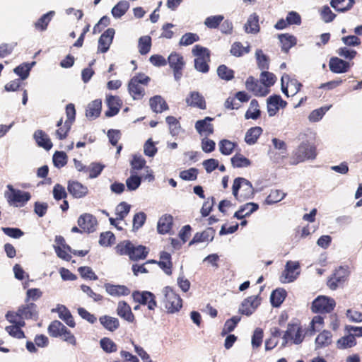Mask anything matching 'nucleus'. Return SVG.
Here are the masks:
<instances>
[{"label": "nucleus", "instance_id": "obj_1", "mask_svg": "<svg viewBox=\"0 0 362 362\" xmlns=\"http://www.w3.org/2000/svg\"><path fill=\"white\" fill-rule=\"evenodd\" d=\"M232 193L237 200L243 202L253 197L254 189L249 180L237 177L233 181Z\"/></svg>", "mask_w": 362, "mask_h": 362}, {"label": "nucleus", "instance_id": "obj_49", "mask_svg": "<svg viewBox=\"0 0 362 362\" xmlns=\"http://www.w3.org/2000/svg\"><path fill=\"white\" fill-rule=\"evenodd\" d=\"M129 7L128 1H121L112 8V14L115 18H120L126 13Z\"/></svg>", "mask_w": 362, "mask_h": 362}, {"label": "nucleus", "instance_id": "obj_24", "mask_svg": "<svg viewBox=\"0 0 362 362\" xmlns=\"http://www.w3.org/2000/svg\"><path fill=\"white\" fill-rule=\"evenodd\" d=\"M186 103L188 105L192 107H198L202 110L206 108V103L204 97L196 91L190 93L189 96L186 98Z\"/></svg>", "mask_w": 362, "mask_h": 362}, {"label": "nucleus", "instance_id": "obj_2", "mask_svg": "<svg viewBox=\"0 0 362 362\" xmlns=\"http://www.w3.org/2000/svg\"><path fill=\"white\" fill-rule=\"evenodd\" d=\"M163 295V303L168 313L178 312L182 306V300L180 296L170 287L166 286L162 291Z\"/></svg>", "mask_w": 362, "mask_h": 362}, {"label": "nucleus", "instance_id": "obj_16", "mask_svg": "<svg viewBox=\"0 0 362 362\" xmlns=\"http://www.w3.org/2000/svg\"><path fill=\"white\" fill-rule=\"evenodd\" d=\"M260 304V298L258 296H252L245 299L240 308L242 314L250 315Z\"/></svg>", "mask_w": 362, "mask_h": 362}, {"label": "nucleus", "instance_id": "obj_18", "mask_svg": "<svg viewBox=\"0 0 362 362\" xmlns=\"http://www.w3.org/2000/svg\"><path fill=\"white\" fill-rule=\"evenodd\" d=\"M114 35L115 30L113 28H108L103 33L98 40V51L105 53L112 44Z\"/></svg>", "mask_w": 362, "mask_h": 362}, {"label": "nucleus", "instance_id": "obj_58", "mask_svg": "<svg viewBox=\"0 0 362 362\" xmlns=\"http://www.w3.org/2000/svg\"><path fill=\"white\" fill-rule=\"evenodd\" d=\"M260 81L262 85L266 86L269 89V88L275 83L276 77L272 73L263 71L260 75Z\"/></svg>", "mask_w": 362, "mask_h": 362}, {"label": "nucleus", "instance_id": "obj_9", "mask_svg": "<svg viewBox=\"0 0 362 362\" xmlns=\"http://www.w3.org/2000/svg\"><path fill=\"white\" fill-rule=\"evenodd\" d=\"M300 274V264L298 261H288L285 265L280 281L283 284L294 281Z\"/></svg>", "mask_w": 362, "mask_h": 362}, {"label": "nucleus", "instance_id": "obj_34", "mask_svg": "<svg viewBox=\"0 0 362 362\" xmlns=\"http://www.w3.org/2000/svg\"><path fill=\"white\" fill-rule=\"evenodd\" d=\"M71 125L69 121L63 122L62 119H60L57 124V127H58L55 132L57 137L60 140L64 139L68 132L70 131Z\"/></svg>", "mask_w": 362, "mask_h": 362}, {"label": "nucleus", "instance_id": "obj_44", "mask_svg": "<svg viewBox=\"0 0 362 362\" xmlns=\"http://www.w3.org/2000/svg\"><path fill=\"white\" fill-rule=\"evenodd\" d=\"M171 256L168 252H163L160 254V260L158 262V264L162 268L165 273L170 275L171 274V267L172 263L170 262Z\"/></svg>", "mask_w": 362, "mask_h": 362}, {"label": "nucleus", "instance_id": "obj_30", "mask_svg": "<svg viewBox=\"0 0 362 362\" xmlns=\"http://www.w3.org/2000/svg\"><path fill=\"white\" fill-rule=\"evenodd\" d=\"M173 224V216L170 215L162 216L158 222L157 229L158 233L165 234L170 231Z\"/></svg>", "mask_w": 362, "mask_h": 362}, {"label": "nucleus", "instance_id": "obj_10", "mask_svg": "<svg viewBox=\"0 0 362 362\" xmlns=\"http://www.w3.org/2000/svg\"><path fill=\"white\" fill-rule=\"evenodd\" d=\"M281 90L287 96L295 95L300 89L302 84L295 78H291L287 74L281 77Z\"/></svg>", "mask_w": 362, "mask_h": 362}, {"label": "nucleus", "instance_id": "obj_42", "mask_svg": "<svg viewBox=\"0 0 362 362\" xmlns=\"http://www.w3.org/2000/svg\"><path fill=\"white\" fill-rule=\"evenodd\" d=\"M286 296V291L283 288H278L274 291L270 297L272 305L279 307L284 300Z\"/></svg>", "mask_w": 362, "mask_h": 362}, {"label": "nucleus", "instance_id": "obj_50", "mask_svg": "<svg viewBox=\"0 0 362 362\" xmlns=\"http://www.w3.org/2000/svg\"><path fill=\"white\" fill-rule=\"evenodd\" d=\"M151 47V38L148 35L142 36L139 40V52L141 54H146Z\"/></svg>", "mask_w": 362, "mask_h": 362}, {"label": "nucleus", "instance_id": "obj_27", "mask_svg": "<svg viewBox=\"0 0 362 362\" xmlns=\"http://www.w3.org/2000/svg\"><path fill=\"white\" fill-rule=\"evenodd\" d=\"M37 306L34 303H29L18 308V315L24 319H35L37 317Z\"/></svg>", "mask_w": 362, "mask_h": 362}, {"label": "nucleus", "instance_id": "obj_23", "mask_svg": "<svg viewBox=\"0 0 362 362\" xmlns=\"http://www.w3.org/2000/svg\"><path fill=\"white\" fill-rule=\"evenodd\" d=\"M106 292L112 296H127L130 293V290L123 285H114L111 284H105L104 285Z\"/></svg>", "mask_w": 362, "mask_h": 362}, {"label": "nucleus", "instance_id": "obj_19", "mask_svg": "<svg viewBox=\"0 0 362 362\" xmlns=\"http://www.w3.org/2000/svg\"><path fill=\"white\" fill-rule=\"evenodd\" d=\"M329 66L330 71L333 73L342 74L349 71L351 64L350 63L335 57L330 59Z\"/></svg>", "mask_w": 362, "mask_h": 362}, {"label": "nucleus", "instance_id": "obj_29", "mask_svg": "<svg viewBox=\"0 0 362 362\" xmlns=\"http://www.w3.org/2000/svg\"><path fill=\"white\" fill-rule=\"evenodd\" d=\"M354 3V0H331L330 5L338 12H346L353 7Z\"/></svg>", "mask_w": 362, "mask_h": 362}, {"label": "nucleus", "instance_id": "obj_32", "mask_svg": "<svg viewBox=\"0 0 362 362\" xmlns=\"http://www.w3.org/2000/svg\"><path fill=\"white\" fill-rule=\"evenodd\" d=\"M151 110L156 112L160 113L168 109V105L164 99L160 95H156L149 100Z\"/></svg>", "mask_w": 362, "mask_h": 362}, {"label": "nucleus", "instance_id": "obj_55", "mask_svg": "<svg viewBox=\"0 0 362 362\" xmlns=\"http://www.w3.org/2000/svg\"><path fill=\"white\" fill-rule=\"evenodd\" d=\"M231 163L234 168H244L249 166L250 161L241 154H235L231 158Z\"/></svg>", "mask_w": 362, "mask_h": 362}, {"label": "nucleus", "instance_id": "obj_46", "mask_svg": "<svg viewBox=\"0 0 362 362\" xmlns=\"http://www.w3.org/2000/svg\"><path fill=\"white\" fill-rule=\"evenodd\" d=\"M258 16L256 14L250 16L245 25V30L247 33H257L259 31Z\"/></svg>", "mask_w": 362, "mask_h": 362}, {"label": "nucleus", "instance_id": "obj_54", "mask_svg": "<svg viewBox=\"0 0 362 362\" xmlns=\"http://www.w3.org/2000/svg\"><path fill=\"white\" fill-rule=\"evenodd\" d=\"M131 206L125 202L119 204L115 209L117 218L123 220L129 214Z\"/></svg>", "mask_w": 362, "mask_h": 362}, {"label": "nucleus", "instance_id": "obj_15", "mask_svg": "<svg viewBox=\"0 0 362 362\" xmlns=\"http://www.w3.org/2000/svg\"><path fill=\"white\" fill-rule=\"evenodd\" d=\"M245 86L248 90L252 92L256 96H265L269 91L266 86L262 85L261 81H256L252 76L247 79Z\"/></svg>", "mask_w": 362, "mask_h": 362}, {"label": "nucleus", "instance_id": "obj_53", "mask_svg": "<svg viewBox=\"0 0 362 362\" xmlns=\"http://www.w3.org/2000/svg\"><path fill=\"white\" fill-rule=\"evenodd\" d=\"M166 122L169 126L170 134L173 136L178 135L181 130L178 120L173 116H168L166 117Z\"/></svg>", "mask_w": 362, "mask_h": 362}, {"label": "nucleus", "instance_id": "obj_7", "mask_svg": "<svg viewBox=\"0 0 362 362\" xmlns=\"http://www.w3.org/2000/svg\"><path fill=\"white\" fill-rule=\"evenodd\" d=\"M305 337L304 331L298 324H288L283 339L286 343L300 344Z\"/></svg>", "mask_w": 362, "mask_h": 362}, {"label": "nucleus", "instance_id": "obj_35", "mask_svg": "<svg viewBox=\"0 0 362 362\" xmlns=\"http://www.w3.org/2000/svg\"><path fill=\"white\" fill-rule=\"evenodd\" d=\"M54 14L55 12L54 11H50L42 16L38 21L35 23V28L40 31L45 30Z\"/></svg>", "mask_w": 362, "mask_h": 362}, {"label": "nucleus", "instance_id": "obj_8", "mask_svg": "<svg viewBox=\"0 0 362 362\" xmlns=\"http://www.w3.org/2000/svg\"><path fill=\"white\" fill-rule=\"evenodd\" d=\"M335 301L333 298L320 296L312 303V310L314 313H328L335 307Z\"/></svg>", "mask_w": 362, "mask_h": 362}, {"label": "nucleus", "instance_id": "obj_3", "mask_svg": "<svg viewBox=\"0 0 362 362\" xmlns=\"http://www.w3.org/2000/svg\"><path fill=\"white\" fill-rule=\"evenodd\" d=\"M6 187L8 190L5 191L4 197L9 205L21 207L30 200L29 192L15 189L11 185H8Z\"/></svg>", "mask_w": 362, "mask_h": 362}, {"label": "nucleus", "instance_id": "obj_45", "mask_svg": "<svg viewBox=\"0 0 362 362\" xmlns=\"http://www.w3.org/2000/svg\"><path fill=\"white\" fill-rule=\"evenodd\" d=\"M131 176L126 180V185L129 191H134L139 188L141 182V177L136 175L135 171L131 170Z\"/></svg>", "mask_w": 362, "mask_h": 362}, {"label": "nucleus", "instance_id": "obj_28", "mask_svg": "<svg viewBox=\"0 0 362 362\" xmlns=\"http://www.w3.org/2000/svg\"><path fill=\"white\" fill-rule=\"evenodd\" d=\"M101 108V100H95L88 105L86 112V116L90 119H94L100 115Z\"/></svg>", "mask_w": 362, "mask_h": 362}, {"label": "nucleus", "instance_id": "obj_39", "mask_svg": "<svg viewBox=\"0 0 362 362\" xmlns=\"http://www.w3.org/2000/svg\"><path fill=\"white\" fill-rule=\"evenodd\" d=\"M262 129L261 127H255L250 129L245 134V141L247 144L252 145L256 143L261 135Z\"/></svg>", "mask_w": 362, "mask_h": 362}, {"label": "nucleus", "instance_id": "obj_41", "mask_svg": "<svg viewBox=\"0 0 362 362\" xmlns=\"http://www.w3.org/2000/svg\"><path fill=\"white\" fill-rule=\"evenodd\" d=\"M57 312L59 313V318L64 320L67 325H69L71 327H74L75 326V322L73 319V317L71 315L69 310L65 306H58Z\"/></svg>", "mask_w": 362, "mask_h": 362}, {"label": "nucleus", "instance_id": "obj_43", "mask_svg": "<svg viewBox=\"0 0 362 362\" xmlns=\"http://www.w3.org/2000/svg\"><path fill=\"white\" fill-rule=\"evenodd\" d=\"M66 327L59 321H53L48 327V332L53 337H59Z\"/></svg>", "mask_w": 362, "mask_h": 362}, {"label": "nucleus", "instance_id": "obj_47", "mask_svg": "<svg viewBox=\"0 0 362 362\" xmlns=\"http://www.w3.org/2000/svg\"><path fill=\"white\" fill-rule=\"evenodd\" d=\"M34 64L35 62H33L31 64H22L16 67L13 69V71L16 74L20 76L21 80H25L28 77L30 71Z\"/></svg>", "mask_w": 362, "mask_h": 362}, {"label": "nucleus", "instance_id": "obj_12", "mask_svg": "<svg viewBox=\"0 0 362 362\" xmlns=\"http://www.w3.org/2000/svg\"><path fill=\"white\" fill-rule=\"evenodd\" d=\"M132 298L134 301L143 305H147L149 310H154L156 307L154 295L149 291H135L132 293Z\"/></svg>", "mask_w": 362, "mask_h": 362}, {"label": "nucleus", "instance_id": "obj_14", "mask_svg": "<svg viewBox=\"0 0 362 362\" xmlns=\"http://www.w3.org/2000/svg\"><path fill=\"white\" fill-rule=\"evenodd\" d=\"M214 118L206 117L195 122V129L201 136L208 137L214 133V125L211 124Z\"/></svg>", "mask_w": 362, "mask_h": 362}, {"label": "nucleus", "instance_id": "obj_6", "mask_svg": "<svg viewBox=\"0 0 362 362\" xmlns=\"http://www.w3.org/2000/svg\"><path fill=\"white\" fill-rule=\"evenodd\" d=\"M194 59L195 69L202 73H206L209 71L207 62L209 60V51L200 45H195L192 51Z\"/></svg>", "mask_w": 362, "mask_h": 362}, {"label": "nucleus", "instance_id": "obj_21", "mask_svg": "<svg viewBox=\"0 0 362 362\" xmlns=\"http://www.w3.org/2000/svg\"><path fill=\"white\" fill-rule=\"evenodd\" d=\"M69 193L75 198H81L88 194L87 187L77 181L69 182L68 185Z\"/></svg>", "mask_w": 362, "mask_h": 362}, {"label": "nucleus", "instance_id": "obj_31", "mask_svg": "<svg viewBox=\"0 0 362 362\" xmlns=\"http://www.w3.org/2000/svg\"><path fill=\"white\" fill-rule=\"evenodd\" d=\"M148 253V250L146 247L142 245L135 246L132 244V248L130 250L129 257L132 260L136 261L145 259Z\"/></svg>", "mask_w": 362, "mask_h": 362}, {"label": "nucleus", "instance_id": "obj_38", "mask_svg": "<svg viewBox=\"0 0 362 362\" xmlns=\"http://www.w3.org/2000/svg\"><path fill=\"white\" fill-rule=\"evenodd\" d=\"M332 335L330 332L324 330L315 339L316 348H322L328 346L332 342Z\"/></svg>", "mask_w": 362, "mask_h": 362}, {"label": "nucleus", "instance_id": "obj_4", "mask_svg": "<svg viewBox=\"0 0 362 362\" xmlns=\"http://www.w3.org/2000/svg\"><path fill=\"white\" fill-rule=\"evenodd\" d=\"M292 165H296L306 160L314 159L316 157L315 147L309 142H302L293 153Z\"/></svg>", "mask_w": 362, "mask_h": 362}, {"label": "nucleus", "instance_id": "obj_48", "mask_svg": "<svg viewBox=\"0 0 362 362\" xmlns=\"http://www.w3.org/2000/svg\"><path fill=\"white\" fill-rule=\"evenodd\" d=\"M332 105L323 106L318 109L314 110L309 115L308 119L312 122L320 121L325 114L331 108Z\"/></svg>", "mask_w": 362, "mask_h": 362}, {"label": "nucleus", "instance_id": "obj_61", "mask_svg": "<svg viewBox=\"0 0 362 362\" xmlns=\"http://www.w3.org/2000/svg\"><path fill=\"white\" fill-rule=\"evenodd\" d=\"M235 148V144L229 140L223 139L219 142V149L222 154L230 155Z\"/></svg>", "mask_w": 362, "mask_h": 362}, {"label": "nucleus", "instance_id": "obj_40", "mask_svg": "<svg viewBox=\"0 0 362 362\" xmlns=\"http://www.w3.org/2000/svg\"><path fill=\"white\" fill-rule=\"evenodd\" d=\"M99 320L105 329L111 332L117 329L119 325L118 320L110 316H103L100 317Z\"/></svg>", "mask_w": 362, "mask_h": 362}, {"label": "nucleus", "instance_id": "obj_26", "mask_svg": "<svg viewBox=\"0 0 362 362\" xmlns=\"http://www.w3.org/2000/svg\"><path fill=\"white\" fill-rule=\"evenodd\" d=\"M117 315L129 322H132L134 316L132 312L130 306L124 301H120L117 308Z\"/></svg>", "mask_w": 362, "mask_h": 362}, {"label": "nucleus", "instance_id": "obj_17", "mask_svg": "<svg viewBox=\"0 0 362 362\" xmlns=\"http://www.w3.org/2000/svg\"><path fill=\"white\" fill-rule=\"evenodd\" d=\"M348 276V272L344 267H340L336 269L333 276L328 280V286L332 290H335L339 284H341L345 281V279Z\"/></svg>", "mask_w": 362, "mask_h": 362}, {"label": "nucleus", "instance_id": "obj_52", "mask_svg": "<svg viewBox=\"0 0 362 362\" xmlns=\"http://www.w3.org/2000/svg\"><path fill=\"white\" fill-rule=\"evenodd\" d=\"M286 194L279 189H272L266 199L268 204H272L281 201Z\"/></svg>", "mask_w": 362, "mask_h": 362}, {"label": "nucleus", "instance_id": "obj_63", "mask_svg": "<svg viewBox=\"0 0 362 362\" xmlns=\"http://www.w3.org/2000/svg\"><path fill=\"white\" fill-rule=\"evenodd\" d=\"M218 76L223 80L229 81L233 78V71L228 69L226 65H221L217 69Z\"/></svg>", "mask_w": 362, "mask_h": 362}, {"label": "nucleus", "instance_id": "obj_25", "mask_svg": "<svg viewBox=\"0 0 362 362\" xmlns=\"http://www.w3.org/2000/svg\"><path fill=\"white\" fill-rule=\"evenodd\" d=\"M33 137L39 146L46 150H49L52 147V143L48 135L42 130L35 131Z\"/></svg>", "mask_w": 362, "mask_h": 362}, {"label": "nucleus", "instance_id": "obj_36", "mask_svg": "<svg viewBox=\"0 0 362 362\" xmlns=\"http://www.w3.org/2000/svg\"><path fill=\"white\" fill-rule=\"evenodd\" d=\"M356 344V338H354V334H349L344 336L340 339H339L337 341V346L340 349H346L349 348H351Z\"/></svg>", "mask_w": 362, "mask_h": 362}, {"label": "nucleus", "instance_id": "obj_20", "mask_svg": "<svg viewBox=\"0 0 362 362\" xmlns=\"http://www.w3.org/2000/svg\"><path fill=\"white\" fill-rule=\"evenodd\" d=\"M96 223L97 221L95 218L90 214H84L78 219V225L79 227L88 233L94 230Z\"/></svg>", "mask_w": 362, "mask_h": 362}, {"label": "nucleus", "instance_id": "obj_37", "mask_svg": "<svg viewBox=\"0 0 362 362\" xmlns=\"http://www.w3.org/2000/svg\"><path fill=\"white\" fill-rule=\"evenodd\" d=\"M281 44L282 50L287 52L293 46L296 44V39L294 36L288 34H281L279 35Z\"/></svg>", "mask_w": 362, "mask_h": 362}, {"label": "nucleus", "instance_id": "obj_33", "mask_svg": "<svg viewBox=\"0 0 362 362\" xmlns=\"http://www.w3.org/2000/svg\"><path fill=\"white\" fill-rule=\"evenodd\" d=\"M214 238V231L209 228L202 233H197L194 235L192 240L189 242V245L197 243H205L212 241Z\"/></svg>", "mask_w": 362, "mask_h": 362}, {"label": "nucleus", "instance_id": "obj_11", "mask_svg": "<svg viewBox=\"0 0 362 362\" xmlns=\"http://www.w3.org/2000/svg\"><path fill=\"white\" fill-rule=\"evenodd\" d=\"M168 64L173 69L175 80L178 81L182 76V69L185 66L182 56L177 52H172L168 58Z\"/></svg>", "mask_w": 362, "mask_h": 362}, {"label": "nucleus", "instance_id": "obj_51", "mask_svg": "<svg viewBox=\"0 0 362 362\" xmlns=\"http://www.w3.org/2000/svg\"><path fill=\"white\" fill-rule=\"evenodd\" d=\"M259 115L260 110L257 101L256 100H252L250 107L245 113V118L256 119L259 117Z\"/></svg>", "mask_w": 362, "mask_h": 362}, {"label": "nucleus", "instance_id": "obj_64", "mask_svg": "<svg viewBox=\"0 0 362 362\" xmlns=\"http://www.w3.org/2000/svg\"><path fill=\"white\" fill-rule=\"evenodd\" d=\"M132 248V243L129 240H125L116 247V252L120 255H129L130 250Z\"/></svg>", "mask_w": 362, "mask_h": 362}, {"label": "nucleus", "instance_id": "obj_22", "mask_svg": "<svg viewBox=\"0 0 362 362\" xmlns=\"http://www.w3.org/2000/svg\"><path fill=\"white\" fill-rule=\"evenodd\" d=\"M107 103L109 109L105 112V115L109 117L116 115L122 105V101L119 98L110 95L107 97Z\"/></svg>", "mask_w": 362, "mask_h": 362}, {"label": "nucleus", "instance_id": "obj_59", "mask_svg": "<svg viewBox=\"0 0 362 362\" xmlns=\"http://www.w3.org/2000/svg\"><path fill=\"white\" fill-rule=\"evenodd\" d=\"M103 350L107 353H112L117 351L116 344L109 338H103L100 341Z\"/></svg>", "mask_w": 362, "mask_h": 362}, {"label": "nucleus", "instance_id": "obj_5", "mask_svg": "<svg viewBox=\"0 0 362 362\" xmlns=\"http://www.w3.org/2000/svg\"><path fill=\"white\" fill-rule=\"evenodd\" d=\"M149 81L150 78L144 74H139L130 80L128 89L134 100L140 99L144 95V86L147 85Z\"/></svg>", "mask_w": 362, "mask_h": 362}, {"label": "nucleus", "instance_id": "obj_60", "mask_svg": "<svg viewBox=\"0 0 362 362\" xmlns=\"http://www.w3.org/2000/svg\"><path fill=\"white\" fill-rule=\"evenodd\" d=\"M54 165L60 168L64 166L67 163L66 154L63 151H57L53 156Z\"/></svg>", "mask_w": 362, "mask_h": 362}, {"label": "nucleus", "instance_id": "obj_57", "mask_svg": "<svg viewBox=\"0 0 362 362\" xmlns=\"http://www.w3.org/2000/svg\"><path fill=\"white\" fill-rule=\"evenodd\" d=\"M104 165L98 163H92L87 166V173H89V177L93 179L97 177L104 168Z\"/></svg>", "mask_w": 362, "mask_h": 362}, {"label": "nucleus", "instance_id": "obj_62", "mask_svg": "<svg viewBox=\"0 0 362 362\" xmlns=\"http://www.w3.org/2000/svg\"><path fill=\"white\" fill-rule=\"evenodd\" d=\"M255 56L259 67L262 70L267 69L269 68V60L263 52L261 49H257Z\"/></svg>", "mask_w": 362, "mask_h": 362}, {"label": "nucleus", "instance_id": "obj_13", "mask_svg": "<svg viewBox=\"0 0 362 362\" xmlns=\"http://www.w3.org/2000/svg\"><path fill=\"white\" fill-rule=\"evenodd\" d=\"M287 103L280 95H274L269 96L267 100V112L269 117L274 116L280 108H284Z\"/></svg>", "mask_w": 362, "mask_h": 362}, {"label": "nucleus", "instance_id": "obj_56", "mask_svg": "<svg viewBox=\"0 0 362 362\" xmlns=\"http://www.w3.org/2000/svg\"><path fill=\"white\" fill-rule=\"evenodd\" d=\"M323 324L324 318L322 316H315L310 322L308 332H310V334H313L314 332L321 330L323 328Z\"/></svg>", "mask_w": 362, "mask_h": 362}]
</instances>
